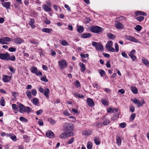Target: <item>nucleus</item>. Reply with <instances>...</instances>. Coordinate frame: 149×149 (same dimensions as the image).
<instances>
[{
    "label": "nucleus",
    "instance_id": "obj_51",
    "mask_svg": "<svg viewBox=\"0 0 149 149\" xmlns=\"http://www.w3.org/2000/svg\"><path fill=\"white\" fill-rule=\"evenodd\" d=\"M80 56L82 58H86L88 57L89 55L88 54H81Z\"/></svg>",
    "mask_w": 149,
    "mask_h": 149
},
{
    "label": "nucleus",
    "instance_id": "obj_56",
    "mask_svg": "<svg viewBox=\"0 0 149 149\" xmlns=\"http://www.w3.org/2000/svg\"><path fill=\"white\" fill-rule=\"evenodd\" d=\"M75 86L77 88L80 86V83L78 81H77L75 82Z\"/></svg>",
    "mask_w": 149,
    "mask_h": 149
},
{
    "label": "nucleus",
    "instance_id": "obj_14",
    "mask_svg": "<svg viewBox=\"0 0 149 149\" xmlns=\"http://www.w3.org/2000/svg\"><path fill=\"white\" fill-rule=\"evenodd\" d=\"M3 79L4 82H8L11 79V77L6 75H5L3 76Z\"/></svg>",
    "mask_w": 149,
    "mask_h": 149
},
{
    "label": "nucleus",
    "instance_id": "obj_50",
    "mask_svg": "<svg viewBox=\"0 0 149 149\" xmlns=\"http://www.w3.org/2000/svg\"><path fill=\"white\" fill-rule=\"evenodd\" d=\"M120 126L122 128L125 127L126 125V124L125 123H123L120 124Z\"/></svg>",
    "mask_w": 149,
    "mask_h": 149
},
{
    "label": "nucleus",
    "instance_id": "obj_62",
    "mask_svg": "<svg viewBox=\"0 0 149 149\" xmlns=\"http://www.w3.org/2000/svg\"><path fill=\"white\" fill-rule=\"evenodd\" d=\"M38 124L40 126H43V123L42 121L40 120L39 119V120L38 121Z\"/></svg>",
    "mask_w": 149,
    "mask_h": 149
},
{
    "label": "nucleus",
    "instance_id": "obj_13",
    "mask_svg": "<svg viewBox=\"0 0 149 149\" xmlns=\"http://www.w3.org/2000/svg\"><path fill=\"white\" fill-rule=\"evenodd\" d=\"M2 5L3 7H5L6 9H10V2H3Z\"/></svg>",
    "mask_w": 149,
    "mask_h": 149
},
{
    "label": "nucleus",
    "instance_id": "obj_7",
    "mask_svg": "<svg viewBox=\"0 0 149 149\" xmlns=\"http://www.w3.org/2000/svg\"><path fill=\"white\" fill-rule=\"evenodd\" d=\"M92 45L95 47L97 51H102V45L100 43H98L95 42H92Z\"/></svg>",
    "mask_w": 149,
    "mask_h": 149
},
{
    "label": "nucleus",
    "instance_id": "obj_18",
    "mask_svg": "<svg viewBox=\"0 0 149 149\" xmlns=\"http://www.w3.org/2000/svg\"><path fill=\"white\" fill-rule=\"evenodd\" d=\"M44 94L46 96V97L49 98V90L48 88H45L44 89Z\"/></svg>",
    "mask_w": 149,
    "mask_h": 149
},
{
    "label": "nucleus",
    "instance_id": "obj_27",
    "mask_svg": "<svg viewBox=\"0 0 149 149\" xmlns=\"http://www.w3.org/2000/svg\"><path fill=\"white\" fill-rule=\"evenodd\" d=\"M135 13L136 15H141L144 16H146L147 15V14L146 13L143 11H136Z\"/></svg>",
    "mask_w": 149,
    "mask_h": 149
},
{
    "label": "nucleus",
    "instance_id": "obj_21",
    "mask_svg": "<svg viewBox=\"0 0 149 149\" xmlns=\"http://www.w3.org/2000/svg\"><path fill=\"white\" fill-rule=\"evenodd\" d=\"M59 137L61 138L66 139L68 137V134L67 133V132H64L62 133L60 135Z\"/></svg>",
    "mask_w": 149,
    "mask_h": 149
},
{
    "label": "nucleus",
    "instance_id": "obj_57",
    "mask_svg": "<svg viewBox=\"0 0 149 149\" xmlns=\"http://www.w3.org/2000/svg\"><path fill=\"white\" fill-rule=\"evenodd\" d=\"M142 61L143 63L146 65H148L149 63L148 61L146 59H143Z\"/></svg>",
    "mask_w": 149,
    "mask_h": 149
},
{
    "label": "nucleus",
    "instance_id": "obj_15",
    "mask_svg": "<svg viewBox=\"0 0 149 149\" xmlns=\"http://www.w3.org/2000/svg\"><path fill=\"white\" fill-rule=\"evenodd\" d=\"M92 131L91 130H85L83 131V133L85 135H88L92 134Z\"/></svg>",
    "mask_w": 149,
    "mask_h": 149
},
{
    "label": "nucleus",
    "instance_id": "obj_9",
    "mask_svg": "<svg viewBox=\"0 0 149 149\" xmlns=\"http://www.w3.org/2000/svg\"><path fill=\"white\" fill-rule=\"evenodd\" d=\"M125 36L127 40L136 43H140V42L139 40H137L136 38L130 36Z\"/></svg>",
    "mask_w": 149,
    "mask_h": 149
},
{
    "label": "nucleus",
    "instance_id": "obj_12",
    "mask_svg": "<svg viewBox=\"0 0 149 149\" xmlns=\"http://www.w3.org/2000/svg\"><path fill=\"white\" fill-rule=\"evenodd\" d=\"M87 103L88 105L90 107H93L94 105V102L93 100L89 98L87 99Z\"/></svg>",
    "mask_w": 149,
    "mask_h": 149
},
{
    "label": "nucleus",
    "instance_id": "obj_37",
    "mask_svg": "<svg viewBox=\"0 0 149 149\" xmlns=\"http://www.w3.org/2000/svg\"><path fill=\"white\" fill-rule=\"evenodd\" d=\"M26 95L29 99H31V92L29 90H27L26 92Z\"/></svg>",
    "mask_w": 149,
    "mask_h": 149
},
{
    "label": "nucleus",
    "instance_id": "obj_58",
    "mask_svg": "<svg viewBox=\"0 0 149 149\" xmlns=\"http://www.w3.org/2000/svg\"><path fill=\"white\" fill-rule=\"evenodd\" d=\"M115 50L116 52H118L119 51V47H118V45L117 43H116L115 44Z\"/></svg>",
    "mask_w": 149,
    "mask_h": 149
},
{
    "label": "nucleus",
    "instance_id": "obj_24",
    "mask_svg": "<svg viewBox=\"0 0 149 149\" xmlns=\"http://www.w3.org/2000/svg\"><path fill=\"white\" fill-rule=\"evenodd\" d=\"M77 31L79 33H82L84 31V28L81 26H78L77 27Z\"/></svg>",
    "mask_w": 149,
    "mask_h": 149
},
{
    "label": "nucleus",
    "instance_id": "obj_1",
    "mask_svg": "<svg viewBox=\"0 0 149 149\" xmlns=\"http://www.w3.org/2000/svg\"><path fill=\"white\" fill-rule=\"evenodd\" d=\"M0 58L3 60L15 61L16 58L15 55L10 56L8 53H0Z\"/></svg>",
    "mask_w": 149,
    "mask_h": 149
},
{
    "label": "nucleus",
    "instance_id": "obj_42",
    "mask_svg": "<svg viewBox=\"0 0 149 149\" xmlns=\"http://www.w3.org/2000/svg\"><path fill=\"white\" fill-rule=\"evenodd\" d=\"M33 103L35 105L37 104L39 102L38 100L36 98H35L33 99Z\"/></svg>",
    "mask_w": 149,
    "mask_h": 149
},
{
    "label": "nucleus",
    "instance_id": "obj_8",
    "mask_svg": "<svg viewBox=\"0 0 149 149\" xmlns=\"http://www.w3.org/2000/svg\"><path fill=\"white\" fill-rule=\"evenodd\" d=\"M11 42H13L15 43L20 44L23 42V40L21 38H16L14 39L11 38Z\"/></svg>",
    "mask_w": 149,
    "mask_h": 149
},
{
    "label": "nucleus",
    "instance_id": "obj_22",
    "mask_svg": "<svg viewBox=\"0 0 149 149\" xmlns=\"http://www.w3.org/2000/svg\"><path fill=\"white\" fill-rule=\"evenodd\" d=\"M107 36L109 39L112 40L114 39L116 37V36L114 35L111 33H108L107 34Z\"/></svg>",
    "mask_w": 149,
    "mask_h": 149
},
{
    "label": "nucleus",
    "instance_id": "obj_36",
    "mask_svg": "<svg viewBox=\"0 0 149 149\" xmlns=\"http://www.w3.org/2000/svg\"><path fill=\"white\" fill-rule=\"evenodd\" d=\"M110 121L108 119H106L103 121V125H108L110 123Z\"/></svg>",
    "mask_w": 149,
    "mask_h": 149
},
{
    "label": "nucleus",
    "instance_id": "obj_32",
    "mask_svg": "<svg viewBox=\"0 0 149 149\" xmlns=\"http://www.w3.org/2000/svg\"><path fill=\"white\" fill-rule=\"evenodd\" d=\"M94 140L95 142V143L97 145H99L100 144V141L99 140V138L97 137H95L94 138Z\"/></svg>",
    "mask_w": 149,
    "mask_h": 149
},
{
    "label": "nucleus",
    "instance_id": "obj_16",
    "mask_svg": "<svg viewBox=\"0 0 149 149\" xmlns=\"http://www.w3.org/2000/svg\"><path fill=\"white\" fill-rule=\"evenodd\" d=\"M42 31L46 33H50L52 32V29L44 28L42 29Z\"/></svg>",
    "mask_w": 149,
    "mask_h": 149
},
{
    "label": "nucleus",
    "instance_id": "obj_44",
    "mask_svg": "<svg viewBox=\"0 0 149 149\" xmlns=\"http://www.w3.org/2000/svg\"><path fill=\"white\" fill-rule=\"evenodd\" d=\"M144 103L143 100L142 101V102H139V101L138 103L137 104H138L137 107H140L142 106L143 105Z\"/></svg>",
    "mask_w": 149,
    "mask_h": 149
},
{
    "label": "nucleus",
    "instance_id": "obj_46",
    "mask_svg": "<svg viewBox=\"0 0 149 149\" xmlns=\"http://www.w3.org/2000/svg\"><path fill=\"white\" fill-rule=\"evenodd\" d=\"M109 104L107 100L104 99H103V105L105 106H107Z\"/></svg>",
    "mask_w": 149,
    "mask_h": 149
},
{
    "label": "nucleus",
    "instance_id": "obj_59",
    "mask_svg": "<svg viewBox=\"0 0 149 149\" xmlns=\"http://www.w3.org/2000/svg\"><path fill=\"white\" fill-rule=\"evenodd\" d=\"M67 133L68 134V137L69 136H73L74 135V134L72 132H67Z\"/></svg>",
    "mask_w": 149,
    "mask_h": 149
},
{
    "label": "nucleus",
    "instance_id": "obj_3",
    "mask_svg": "<svg viewBox=\"0 0 149 149\" xmlns=\"http://www.w3.org/2000/svg\"><path fill=\"white\" fill-rule=\"evenodd\" d=\"M58 65L60 67V69L63 70L68 66V63L66 61L63 59H62L58 61Z\"/></svg>",
    "mask_w": 149,
    "mask_h": 149
},
{
    "label": "nucleus",
    "instance_id": "obj_31",
    "mask_svg": "<svg viewBox=\"0 0 149 149\" xmlns=\"http://www.w3.org/2000/svg\"><path fill=\"white\" fill-rule=\"evenodd\" d=\"M31 72L33 73L36 74L38 72V70L36 68L33 67L31 69Z\"/></svg>",
    "mask_w": 149,
    "mask_h": 149
},
{
    "label": "nucleus",
    "instance_id": "obj_60",
    "mask_svg": "<svg viewBox=\"0 0 149 149\" xmlns=\"http://www.w3.org/2000/svg\"><path fill=\"white\" fill-rule=\"evenodd\" d=\"M122 55L125 58H128V57L127 55V54H126V53L124 52H123L121 53Z\"/></svg>",
    "mask_w": 149,
    "mask_h": 149
},
{
    "label": "nucleus",
    "instance_id": "obj_34",
    "mask_svg": "<svg viewBox=\"0 0 149 149\" xmlns=\"http://www.w3.org/2000/svg\"><path fill=\"white\" fill-rule=\"evenodd\" d=\"M48 120L51 125H53L56 123V121L51 118H49Z\"/></svg>",
    "mask_w": 149,
    "mask_h": 149
},
{
    "label": "nucleus",
    "instance_id": "obj_20",
    "mask_svg": "<svg viewBox=\"0 0 149 149\" xmlns=\"http://www.w3.org/2000/svg\"><path fill=\"white\" fill-rule=\"evenodd\" d=\"M42 7L44 10L46 11H50L51 10V8L46 5H43Z\"/></svg>",
    "mask_w": 149,
    "mask_h": 149
},
{
    "label": "nucleus",
    "instance_id": "obj_38",
    "mask_svg": "<svg viewBox=\"0 0 149 149\" xmlns=\"http://www.w3.org/2000/svg\"><path fill=\"white\" fill-rule=\"evenodd\" d=\"M0 104L2 107H4L5 105V101L3 97L0 100Z\"/></svg>",
    "mask_w": 149,
    "mask_h": 149
},
{
    "label": "nucleus",
    "instance_id": "obj_41",
    "mask_svg": "<svg viewBox=\"0 0 149 149\" xmlns=\"http://www.w3.org/2000/svg\"><path fill=\"white\" fill-rule=\"evenodd\" d=\"M19 119L21 121L27 123L28 121V120L27 119L23 117H20L19 118Z\"/></svg>",
    "mask_w": 149,
    "mask_h": 149
},
{
    "label": "nucleus",
    "instance_id": "obj_10",
    "mask_svg": "<svg viewBox=\"0 0 149 149\" xmlns=\"http://www.w3.org/2000/svg\"><path fill=\"white\" fill-rule=\"evenodd\" d=\"M17 104L19 109V112L22 113H24L25 107L24 105L19 102H17Z\"/></svg>",
    "mask_w": 149,
    "mask_h": 149
},
{
    "label": "nucleus",
    "instance_id": "obj_39",
    "mask_svg": "<svg viewBox=\"0 0 149 149\" xmlns=\"http://www.w3.org/2000/svg\"><path fill=\"white\" fill-rule=\"evenodd\" d=\"M74 95L76 97H78L79 98H83L84 97V96L82 95H80V94H78V93H74Z\"/></svg>",
    "mask_w": 149,
    "mask_h": 149
},
{
    "label": "nucleus",
    "instance_id": "obj_55",
    "mask_svg": "<svg viewBox=\"0 0 149 149\" xmlns=\"http://www.w3.org/2000/svg\"><path fill=\"white\" fill-rule=\"evenodd\" d=\"M136 116V114L135 113H133L132 115H131L130 117V119H132V121L134 120V119Z\"/></svg>",
    "mask_w": 149,
    "mask_h": 149
},
{
    "label": "nucleus",
    "instance_id": "obj_63",
    "mask_svg": "<svg viewBox=\"0 0 149 149\" xmlns=\"http://www.w3.org/2000/svg\"><path fill=\"white\" fill-rule=\"evenodd\" d=\"M74 140V138H72L71 139L68 141V144H70L72 143L73 142Z\"/></svg>",
    "mask_w": 149,
    "mask_h": 149
},
{
    "label": "nucleus",
    "instance_id": "obj_23",
    "mask_svg": "<svg viewBox=\"0 0 149 149\" xmlns=\"http://www.w3.org/2000/svg\"><path fill=\"white\" fill-rule=\"evenodd\" d=\"M60 42L61 45L64 46H66L69 45L68 42L65 40H60Z\"/></svg>",
    "mask_w": 149,
    "mask_h": 149
},
{
    "label": "nucleus",
    "instance_id": "obj_26",
    "mask_svg": "<svg viewBox=\"0 0 149 149\" xmlns=\"http://www.w3.org/2000/svg\"><path fill=\"white\" fill-rule=\"evenodd\" d=\"M31 109L30 107H25L24 112H26L29 113L31 112Z\"/></svg>",
    "mask_w": 149,
    "mask_h": 149
},
{
    "label": "nucleus",
    "instance_id": "obj_40",
    "mask_svg": "<svg viewBox=\"0 0 149 149\" xmlns=\"http://www.w3.org/2000/svg\"><path fill=\"white\" fill-rule=\"evenodd\" d=\"M92 143L91 142H89L87 145V148L88 149H92Z\"/></svg>",
    "mask_w": 149,
    "mask_h": 149
},
{
    "label": "nucleus",
    "instance_id": "obj_5",
    "mask_svg": "<svg viewBox=\"0 0 149 149\" xmlns=\"http://www.w3.org/2000/svg\"><path fill=\"white\" fill-rule=\"evenodd\" d=\"M102 29V28L97 26H92L90 28V30L92 32L98 33L100 32Z\"/></svg>",
    "mask_w": 149,
    "mask_h": 149
},
{
    "label": "nucleus",
    "instance_id": "obj_2",
    "mask_svg": "<svg viewBox=\"0 0 149 149\" xmlns=\"http://www.w3.org/2000/svg\"><path fill=\"white\" fill-rule=\"evenodd\" d=\"M113 45V42L110 40L107 42L106 45V49L110 52H115L114 49L112 47Z\"/></svg>",
    "mask_w": 149,
    "mask_h": 149
},
{
    "label": "nucleus",
    "instance_id": "obj_61",
    "mask_svg": "<svg viewBox=\"0 0 149 149\" xmlns=\"http://www.w3.org/2000/svg\"><path fill=\"white\" fill-rule=\"evenodd\" d=\"M119 21H125L126 19L123 16H121L119 17Z\"/></svg>",
    "mask_w": 149,
    "mask_h": 149
},
{
    "label": "nucleus",
    "instance_id": "obj_11",
    "mask_svg": "<svg viewBox=\"0 0 149 149\" xmlns=\"http://www.w3.org/2000/svg\"><path fill=\"white\" fill-rule=\"evenodd\" d=\"M46 136L50 138H54L55 136L52 131L49 130L47 132L46 134Z\"/></svg>",
    "mask_w": 149,
    "mask_h": 149
},
{
    "label": "nucleus",
    "instance_id": "obj_49",
    "mask_svg": "<svg viewBox=\"0 0 149 149\" xmlns=\"http://www.w3.org/2000/svg\"><path fill=\"white\" fill-rule=\"evenodd\" d=\"M133 61H135L136 59V57L134 55H129Z\"/></svg>",
    "mask_w": 149,
    "mask_h": 149
},
{
    "label": "nucleus",
    "instance_id": "obj_45",
    "mask_svg": "<svg viewBox=\"0 0 149 149\" xmlns=\"http://www.w3.org/2000/svg\"><path fill=\"white\" fill-rule=\"evenodd\" d=\"M32 94L34 96H35L37 93L36 90V89H33L31 91Z\"/></svg>",
    "mask_w": 149,
    "mask_h": 149
},
{
    "label": "nucleus",
    "instance_id": "obj_6",
    "mask_svg": "<svg viewBox=\"0 0 149 149\" xmlns=\"http://www.w3.org/2000/svg\"><path fill=\"white\" fill-rule=\"evenodd\" d=\"M64 129L66 131L72 130L73 128V125L71 123H66L64 124Z\"/></svg>",
    "mask_w": 149,
    "mask_h": 149
},
{
    "label": "nucleus",
    "instance_id": "obj_30",
    "mask_svg": "<svg viewBox=\"0 0 149 149\" xmlns=\"http://www.w3.org/2000/svg\"><path fill=\"white\" fill-rule=\"evenodd\" d=\"M121 140L120 137H117L116 138V143L119 146L121 145Z\"/></svg>",
    "mask_w": 149,
    "mask_h": 149
},
{
    "label": "nucleus",
    "instance_id": "obj_28",
    "mask_svg": "<svg viewBox=\"0 0 149 149\" xmlns=\"http://www.w3.org/2000/svg\"><path fill=\"white\" fill-rule=\"evenodd\" d=\"M131 90L133 93L136 94L138 93V89L137 88L134 87H131Z\"/></svg>",
    "mask_w": 149,
    "mask_h": 149
},
{
    "label": "nucleus",
    "instance_id": "obj_53",
    "mask_svg": "<svg viewBox=\"0 0 149 149\" xmlns=\"http://www.w3.org/2000/svg\"><path fill=\"white\" fill-rule=\"evenodd\" d=\"M41 79L43 81L45 82H47L48 81V79H47L46 76H44L41 78Z\"/></svg>",
    "mask_w": 149,
    "mask_h": 149
},
{
    "label": "nucleus",
    "instance_id": "obj_25",
    "mask_svg": "<svg viewBox=\"0 0 149 149\" xmlns=\"http://www.w3.org/2000/svg\"><path fill=\"white\" fill-rule=\"evenodd\" d=\"M81 68V71L83 72H84L86 69V67L82 63H80L79 64Z\"/></svg>",
    "mask_w": 149,
    "mask_h": 149
},
{
    "label": "nucleus",
    "instance_id": "obj_19",
    "mask_svg": "<svg viewBox=\"0 0 149 149\" xmlns=\"http://www.w3.org/2000/svg\"><path fill=\"white\" fill-rule=\"evenodd\" d=\"M91 36V34L90 33H84L82 34L81 37L83 38H87Z\"/></svg>",
    "mask_w": 149,
    "mask_h": 149
},
{
    "label": "nucleus",
    "instance_id": "obj_47",
    "mask_svg": "<svg viewBox=\"0 0 149 149\" xmlns=\"http://www.w3.org/2000/svg\"><path fill=\"white\" fill-rule=\"evenodd\" d=\"M12 108L13 109H14L15 111H18L17 106L16 104H12Z\"/></svg>",
    "mask_w": 149,
    "mask_h": 149
},
{
    "label": "nucleus",
    "instance_id": "obj_64",
    "mask_svg": "<svg viewBox=\"0 0 149 149\" xmlns=\"http://www.w3.org/2000/svg\"><path fill=\"white\" fill-rule=\"evenodd\" d=\"M9 69L11 72L13 73L15 72V69H14L12 67L10 66L9 67Z\"/></svg>",
    "mask_w": 149,
    "mask_h": 149
},
{
    "label": "nucleus",
    "instance_id": "obj_52",
    "mask_svg": "<svg viewBox=\"0 0 149 149\" xmlns=\"http://www.w3.org/2000/svg\"><path fill=\"white\" fill-rule=\"evenodd\" d=\"M63 113L66 116H70L71 114L68 112V110L65 111H63Z\"/></svg>",
    "mask_w": 149,
    "mask_h": 149
},
{
    "label": "nucleus",
    "instance_id": "obj_4",
    "mask_svg": "<svg viewBox=\"0 0 149 149\" xmlns=\"http://www.w3.org/2000/svg\"><path fill=\"white\" fill-rule=\"evenodd\" d=\"M11 38L8 37H3L0 38V43L2 45H8V42H10Z\"/></svg>",
    "mask_w": 149,
    "mask_h": 149
},
{
    "label": "nucleus",
    "instance_id": "obj_29",
    "mask_svg": "<svg viewBox=\"0 0 149 149\" xmlns=\"http://www.w3.org/2000/svg\"><path fill=\"white\" fill-rule=\"evenodd\" d=\"M123 26V24L119 22H117V24H116V27L118 29L122 28Z\"/></svg>",
    "mask_w": 149,
    "mask_h": 149
},
{
    "label": "nucleus",
    "instance_id": "obj_17",
    "mask_svg": "<svg viewBox=\"0 0 149 149\" xmlns=\"http://www.w3.org/2000/svg\"><path fill=\"white\" fill-rule=\"evenodd\" d=\"M35 20L33 18L31 19L30 20L29 22V25L31 26V28H34L35 27V26L33 24Z\"/></svg>",
    "mask_w": 149,
    "mask_h": 149
},
{
    "label": "nucleus",
    "instance_id": "obj_33",
    "mask_svg": "<svg viewBox=\"0 0 149 149\" xmlns=\"http://www.w3.org/2000/svg\"><path fill=\"white\" fill-rule=\"evenodd\" d=\"M23 139L26 142H29L30 141L29 137L26 135H24L23 136Z\"/></svg>",
    "mask_w": 149,
    "mask_h": 149
},
{
    "label": "nucleus",
    "instance_id": "obj_54",
    "mask_svg": "<svg viewBox=\"0 0 149 149\" xmlns=\"http://www.w3.org/2000/svg\"><path fill=\"white\" fill-rule=\"evenodd\" d=\"M43 110L42 109H41L38 111L36 112V114L38 115H40L43 112Z\"/></svg>",
    "mask_w": 149,
    "mask_h": 149
},
{
    "label": "nucleus",
    "instance_id": "obj_48",
    "mask_svg": "<svg viewBox=\"0 0 149 149\" xmlns=\"http://www.w3.org/2000/svg\"><path fill=\"white\" fill-rule=\"evenodd\" d=\"M8 50L11 52H15L16 50V49L15 48L11 47L9 48Z\"/></svg>",
    "mask_w": 149,
    "mask_h": 149
},
{
    "label": "nucleus",
    "instance_id": "obj_35",
    "mask_svg": "<svg viewBox=\"0 0 149 149\" xmlns=\"http://www.w3.org/2000/svg\"><path fill=\"white\" fill-rule=\"evenodd\" d=\"M134 29L137 31H139L141 30L142 27L139 25H137L134 27Z\"/></svg>",
    "mask_w": 149,
    "mask_h": 149
},
{
    "label": "nucleus",
    "instance_id": "obj_43",
    "mask_svg": "<svg viewBox=\"0 0 149 149\" xmlns=\"http://www.w3.org/2000/svg\"><path fill=\"white\" fill-rule=\"evenodd\" d=\"M144 19V17L143 16H140L136 18V19L140 22L143 21Z\"/></svg>",
    "mask_w": 149,
    "mask_h": 149
}]
</instances>
